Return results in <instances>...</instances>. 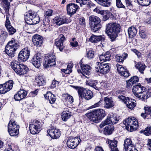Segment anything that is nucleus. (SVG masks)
Instances as JSON below:
<instances>
[{"label": "nucleus", "instance_id": "obj_1", "mask_svg": "<svg viewBox=\"0 0 151 151\" xmlns=\"http://www.w3.org/2000/svg\"><path fill=\"white\" fill-rule=\"evenodd\" d=\"M106 27L105 32L111 39V41H114L120 32V25L116 23H110L107 24Z\"/></svg>", "mask_w": 151, "mask_h": 151}, {"label": "nucleus", "instance_id": "obj_2", "mask_svg": "<svg viewBox=\"0 0 151 151\" xmlns=\"http://www.w3.org/2000/svg\"><path fill=\"white\" fill-rule=\"evenodd\" d=\"M86 115L90 121L95 123L99 122L105 116V111L102 109H98L94 110Z\"/></svg>", "mask_w": 151, "mask_h": 151}, {"label": "nucleus", "instance_id": "obj_3", "mask_svg": "<svg viewBox=\"0 0 151 151\" xmlns=\"http://www.w3.org/2000/svg\"><path fill=\"white\" fill-rule=\"evenodd\" d=\"M19 46L14 39L9 41L5 47V51L7 54L10 57L14 56L15 52Z\"/></svg>", "mask_w": 151, "mask_h": 151}, {"label": "nucleus", "instance_id": "obj_4", "mask_svg": "<svg viewBox=\"0 0 151 151\" xmlns=\"http://www.w3.org/2000/svg\"><path fill=\"white\" fill-rule=\"evenodd\" d=\"M123 122L125 126L126 129L128 131L132 132L136 130L138 127V122L134 117H129Z\"/></svg>", "mask_w": 151, "mask_h": 151}, {"label": "nucleus", "instance_id": "obj_5", "mask_svg": "<svg viewBox=\"0 0 151 151\" xmlns=\"http://www.w3.org/2000/svg\"><path fill=\"white\" fill-rule=\"evenodd\" d=\"M11 66L14 71L20 75L26 74L28 70L26 65L16 61L11 62Z\"/></svg>", "mask_w": 151, "mask_h": 151}, {"label": "nucleus", "instance_id": "obj_6", "mask_svg": "<svg viewBox=\"0 0 151 151\" xmlns=\"http://www.w3.org/2000/svg\"><path fill=\"white\" fill-rule=\"evenodd\" d=\"M73 87L77 91L79 97L81 99L84 98L89 100L93 97V93L90 90L77 86H73Z\"/></svg>", "mask_w": 151, "mask_h": 151}, {"label": "nucleus", "instance_id": "obj_7", "mask_svg": "<svg viewBox=\"0 0 151 151\" xmlns=\"http://www.w3.org/2000/svg\"><path fill=\"white\" fill-rule=\"evenodd\" d=\"M101 20L98 17L92 15L89 17V24L91 30L96 32L101 28Z\"/></svg>", "mask_w": 151, "mask_h": 151}, {"label": "nucleus", "instance_id": "obj_8", "mask_svg": "<svg viewBox=\"0 0 151 151\" xmlns=\"http://www.w3.org/2000/svg\"><path fill=\"white\" fill-rule=\"evenodd\" d=\"M104 103V107L107 109H109L113 107L115 104L114 101L111 98H108L107 97L104 98V101L101 99L99 102L95 104L92 106V108H96L103 105Z\"/></svg>", "mask_w": 151, "mask_h": 151}, {"label": "nucleus", "instance_id": "obj_9", "mask_svg": "<svg viewBox=\"0 0 151 151\" xmlns=\"http://www.w3.org/2000/svg\"><path fill=\"white\" fill-rule=\"evenodd\" d=\"M19 126L17 124L14 120H11L8 124V132L11 136H17L19 133Z\"/></svg>", "mask_w": 151, "mask_h": 151}, {"label": "nucleus", "instance_id": "obj_10", "mask_svg": "<svg viewBox=\"0 0 151 151\" xmlns=\"http://www.w3.org/2000/svg\"><path fill=\"white\" fill-rule=\"evenodd\" d=\"M118 98L120 101L124 102L127 107L130 109H132L136 106V101L134 99H130L129 97L122 95L118 96Z\"/></svg>", "mask_w": 151, "mask_h": 151}, {"label": "nucleus", "instance_id": "obj_11", "mask_svg": "<svg viewBox=\"0 0 151 151\" xmlns=\"http://www.w3.org/2000/svg\"><path fill=\"white\" fill-rule=\"evenodd\" d=\"M55 56L53 54L47 55L45 57L44 61L43 62L44 67L45 68H47L50 66L55 65Z\"/></svg>", "mask_w": 151, "mask_h": 151}, {"label": "nucleus", "instance_id": "obj_12", "mask_svg": "<svg viewBox=\"0 0 151 151\" xmlns=\"http://www.w3.org/2000/svg\"><path fill=\"white\" fill-rule=\"evenodd\" d=\"M95 68L97 72L103 74L108 73L110 70L109 64H103L99 62L96 63Z\"/></svg>", "mask_w": 151, "mask_h": 151}, {"label": "nucleus", "instance_id": "obj_13", "mask_svg": "<svg viewBox=\"0 0 151 151\" xmlns=\"http://www.w3.org/2000/svg\"><path fill=\"white\" fill-rule=\"evenodd\" d=\"M1 1L6 12V20L5 25L6 27L7 28L11 26L10 22L9 20V17L10 16L9 12L10 3L7 0H1Z\"/></svg>", "mask_w": 151, "mask_h": 151}, {"label": "nucleus", "instance_id": "obj_14", "mask_svg": "<svg viewBox=\"0 0 151 151\" xmlns=\"http://www.w3.org/2000/svg\"><path fill=\"white\" fill-rule=\"evenodd\" d=\"M30 133L32 134L38 133L41 129V123L38 121L31 122L29 124Z\"/></svg>", "mask_w": 151, "mask_h": 151}, {"label": "nucleus", "instance_id": "obj_15", "mask_svg": "<svg viewBox=\"0 0 151 151\" xmlns=\"http://www.w3.org/2000/svg\"><path fill=\"white\" fill-rule=\"evenodd\" d=\"M14 84L13 81L10 80L5 83L0 84V94H4L12 89Z\"/></svg>", "mask_w": 151, "mask_h": 151}, {"label": "nucleus", "instance_id": "obj_16", "mask_svg": "<svg viewBox=\"0 0 151 151\" xmlns=\"http://www.w3.org/2000/svg\"><path fill=\"white\" fill-rule=\"evenodd\" d=\"M79 140L81 141V139L78 137H70L67 142V145L69 148L74 149L78 146L80 142Z\"/></svg>", "mask_w": 151, "mask_h": 151}, {"label": "nucleus", "instance_id": "obj_17", "mask_svg": "<svg viewBox=\"0 0 151 151\" xmlns=\"http://www.w3.org/2000/svg\"><path fill=\"white\" fill-rule=\"evenodd\" d=\"M30 53V49L27 47L22 49L19 52L18 58L24 62L26 61L29 58Z\"/></svg>", "mask_w": 151, "mask_h": 151}, {"label": "nucleus", "instance_id": "obj_18", "mask_svg": "<svg viewBox=\"0 0 151 151\" xmlns=\"http://www.w3.org/2000/svg\"><path fill=\"white\" fill-rule=\"evenodd\" d=\"M42 56L40 52H38L31 60V63L36 68H39L42 63Z\"/></svg>", "mask_w": 151, "mask_h": 151}, {"label": "nucleus", "instance_id": "obj_19", "mask_svg": "<svg viewBox=\"0 0 151 151\" xmlns=\"http://www.w3.org/2000/svg\"><path fill=\"white\" fill-rule=\"evenodd\" d=\"M53 22L57 25L60 26L64 24L70 23L71 22V20L65 16H63L61 17H57L53 19Z\"/></svg>", "mask_w": 151, "mask_h": 151}, {"label": "nucleus", "instance_id": "obj_20", "mask_svg": "<svg viewBox=\"0 0 151 151\" xmlns=\"http://www.w3.org/2000/svg\"><path fill=\"white\" fill-rule=\"evenodd\" d=\"M65 40V37L62 34H60L58 38L55 40V44L60 51H62L64 47L63 43Z\"/></svg>", "mask_w": 151, "mask_h": 151}, {"label": "nucleus", "instance_id": "obj_21", "mask_svg": "<svg viewBox=\"0 0 151 151\" xmlns=\"http://www.w3.org/2000/svg\"><path fill=\"white\" fill-rule=\"evenodd\" d=\"M79 8V6L73 3H70L67 5V13L71 16L76 13Z\"/></svg>", "mask_w": 151, "mask_h": 151}, {"label": "nucleus", "instance_id": "obj_22", "mask_svg": "<svg viewBox=\"0 0 151 151\" xmlns=\"http://www.w3.org/2000/svg\"><path fill=\"white\" fill-rule=\"evenodd\" d=\"M47 132L50 137L52 139H57L58 138L60 135V131L54 127L47 130Z\"/></svg>", "mask_w": 151, "mask_h": 151}, {"label": "nucleus", "instance_id": "obj_23", "mask_svg": "<svg viewBox=\"0 0 151 151\" xmlns=\"http://www.w3.org/2000/svg\"><path fill=\"white\" fill-rule=\"evenodd\" d=\"M42 37L39 35H34L32 37V42L34 45L40 47L43 43Z\"/></svg>", "mask_w": 151, "mask_h": 151}, {"label": "nucleus", "instance_id": "obj_24", "mask_svg": "<svg viewBox=\"0 0 151 151\" xmlns=\"http://www.w3.org/2000/svg\"><path fill=\"white\" fill-rule=\"evenodd\" d=\"M86 82L88 85L92 87L96 90L99 91L100 89L102 88L101 83H98L96 80L87 81Z\"/></svg>", "mask_w": 151, "mask_h": 151}, {"label": "nucleus", "instance_id": "obj_25", "mask_svg": "<svg viewBox=\"0 0 151 151\" xmlns=\"http://www.w3.org/2000/svg\"><path fill=\"white\" fill-rule=\"evenodd\" d=\"M146 88L141 86L140 84L134 85L132 88V91L135 96L137 94H141L143 91H145Z\"/></svg>", "mask_w": 151, "mask_h": 151}, {"label": "nucleus", "instance_id": "obj_26", "mask_svg": "<svg viewBox=\"0 0 151 151\" xmlns=\"http://www.w3.org/2000/svg\"><path fill=\"white\" fill-rule=\"evenodd\" d=\"M81 68L83 71V76L89 78L88 76L91 74V68L90 66L88 65H85L81 66Z\"/></svg>", "mask_w": 151, "mask_h": 151}, {"label": "nucleus", "instance_id": "obj_27", "mask_svg": "<svg viewBox=\"0 0 151 151\" xmlns=\"http://www.w3.org/2000/svg\"><path fill=\"white\" fill-rule=\"evenodd\" d=\"M109 147L111 149V151H119L117 148V143L118 141L115 139L113 140H109L108 141Z\"/></svg>", "mask_w": 151, "mask_h": 151}, {"label": "nucleus", "instance_id": "obj_28", "mask_svg": "<svg viewBox=\"0 0 151 151\" xmlns=\"http://www.w3.org/2000/svg\"><path fill=\"white\" fill-rule=\"evenodd\" d=\"M44 96L46 99L48 100L51 104H53L55 102L56 100L55 96L50 92H47L44 95Z\"/></svg>", "mask_w": 151, "mask_h": 151}, {"label": "nucleus", "instance_id": "obj_29", "mask_svg": "<svg viewBox=\"0 0 151 151\" xmlns=\"http://www.w3.org/2000/svg\"><path fill=\"white\" fill-rule=\"evenodd\" d=\"M111 54L109 51L107 52L106 54H103L99 56L100 60L103 62L109 61L110 60Z\"/></svg>", "mask_w": 151, "mask_h": 151}, {"label": "nucleus", "instance_id": "obj_30", "mask_svg": "<svg viewBox=\"0 0 151 151\" xmlns=\"http://www.w3.org/2000/svg\"><path fill=\"white\" fill-rule=\"evenodd\" d=\"M36 13L34 12L29 11L24 15V19L26 22L28 24L30 22L31 19L34 17V13Z\"/></svg>", "mask_w": 151, "mask_h": 151}, {"label": "nucleus", "instance_id": "obj_31", "mask_svg": "<svg viewBox=\"0 0 151 151\" xmlns=\"http://www.w3.org/2000/svg\"><path fill=\"white\" fill-rule=\"evenodd\" d=\"M114 127L111 125L106 126L104 129V133L106 135L111 134L114 130Z\"/></svg>", "mask_w": 151, "mask_h": 151}, {"label": "nucleus", "instance_id": "obj_32", "mask_svg": "<svg viewBox=\"0 0 151 151\" xmlns=\"http://www.w3.org/2000/svg\"><path fill=\"white\" fill-rule=\"evenodd\" d=\"M105 38L104 36H96L92 35L89 38V40L92 42H96L104 40Z\"/></svg>", "mask_w": 151, "mask_h": 151}, {"label": "nucleus", "instance_id": "obj_33", "mask_svg": "<svg viewBox=\"0 0 151 151\" xmlns=\"http://www.w3.org/2000/svg\"><path fill=\"white\" fill-rule=\"evenodd\" d=\"M97 3L102 6L109 7L111 4V0H94Z\"/></svg>", "mask_w": 151, "mask_h": 151}, {"label": "nucleus", "instance_id": "obj_34", "mask_svg": "<svg viewBox=\"0 0 151 151\" xmlns=\"http://www.w3.org/2000/svg\"><path fill=\"white\" fill-rule=\"evenodd\" d=\"M136 95H137L136 97L144 101H145L150 97V96L148 95L147 93L145 90V91H143L141 94H137Z\"/></svg>", "mask_w": 151, "mask_h": 151}, {"label": "nucleus", "instance_id": "obj_35", "mask_svg": "<svg viewBox=\"0 0 151 151\" xmlns=\"http://www.w3.org/2000/svg\"><path fill=\"white\" fill-rule=\"evenodd\" d=\"M63 97L64 101L67 102L68 104H72L73 101V97L68 94H64Z\"/></svg>", "mask_w": 151, "mask_h": 151}, {"label": "nucleus", "instance_id": "obj_36", "mask_svg": "<svg viewBox=\"0 0 151 151\" xmlns=\"http://www.w3.org/2000/svg\"><path fill=\"white\" fill-rule=\"evenodd\" d=\"M128 31L129 36L130 37H132L135 36L137 32V29L134 27H129Z\"/></svg>", "mask_w": 151, "mask_h": 151}, {"label": "nucleus", "instance_id": "obj_37", "mask_svg": "<svg viewBox=\"0 0 151 151\" xmlns=\"http://www.w3.org/2000/svg\"><path fill=\"white\" fill-rule=\"evenodd\" d=\"M36 82L38 86H43L45 84V79L43 76H39L36 79Z\"/></svg>", "mask_w": 151, "mask_h": 151}, {"label": "nucleus", "instance_id": "obj_38", "mask_svg": "<svg viewBox=\"0 0 151 151\" xmlns=\"http://www.w3.org/2000/svg\"><path fill=\"white\" fill-rule=\"evenodd\" d=\"M135 66L138 70L139 72L142 74L144 73L143 71L146 67L144 64L140 62H138L137 64L135 65Z\"/></svg>", "mask_w": 151, "mask_h": 151}, {"label": "nucleus", "instance_id": "obj_39", "mask_svg": "<svg viewBox=\"0 0 151 151\" xmlns=\"http://www.w3.org/2000/svg\"><path fill=\"white\" fill-rule=\"evenodd\" d=\"M133 145L134 144L130 138H127L124 140V146L125 150L130 147H132Z\"/></svg>", "mask_w": 151, "mask_h": 151}, {"label": "nucleus", "instance_id": "obj_40", "mask_svg": "<svg viewBox=\"0 0 151 151\" xmlns=\"http://www.w3.org/2000/svg\"><path fill=\"white\" fill-rule=\"evenodd\" d=\"M34 17L31 19V20L29 22L28 24L29 25L35 24L39 22L40 21V18L39 16L37 14V13H34Z\"/></svg>", "mask_w": 151, "mask_h": 151}, {"label": "nucleus", "instance_id": "obj_41", "mask_svg": "<svg viewBox=\"0 0 151 151\" xmlns=\"http://www.w3.org/2000/svg\"><path fill=\"white\" fill-rule=\"evenodd\" d=\"M71 116V115L70 112L67 111H64L62 113V118L63 120L66 121L68 119L70 118Z\"/></svg>", "mask_w": 151, "mask_h": 151}, {"label": "nucleus", "instance_id": "obj_42", "mask_svg": "<svg viewBox=\"0 0 151 151\" xmlns=\"http://www.w3.org/2000/svg\"><path fill=\"white\" fill-rule=\"evenodd\" d=\"M73 65L71 63H69L67 66L66 69H61V71L66 74H68L72 72V68Z\"/></svg>", "mask_w": 151, "mask_h": 151}, {"label": "nucleus", "instance_id": "obj_43", "mask_svg": "<svg viewBox=\"0 0 151 151\" xmlns=\"http://www.w3.org/2000/svg\"><path fill=\"white\" fill-rule=\"evenodd\" d=\"M137 1L139 4L142 6H147L151 2V0H137Z\"/></svg>", "mask_w": 151, "mask_h": 151}, {"label": "nucleus", "instance_id": "obj_44", "mask_svg": "<svg viewBox=\"0 0 151 151\" xmlns=\"http://www.w3.org/2000/svg\"><path fill=\"white\" fill-rule=\"evenodd\" d=\"M8 36V33L6 32L2 31L0 35V42H4Z\"/></svg>", "mask_w": 151, "mask_h": 151}, {"label": "nucleus", "instance_id": "obj_45", "mask_svg": "<svg viewBox=\"0 0 151 151\" xmlns=\"http://www.w3.org/2000/svg\"><path fill=\"white\" fill-rule=\"evenodd\" d=\"M111 123V121L110 119L109 115L108 116L106 119L102 122L99 125V127L101 128H102L104 126Z\"/></svg>", "mask_w": 151, "mask_h": 151}, {"label": "nucleus", "instance_id": "obj_46", "mask_svg": "<svg viewBox=\"0 0 151 151\" xmlns=\"http://www.w3.org/2000/svg\"><path fill=\"white\" fill-rule=\"evenodd\" d=\"M43 25L46 27H50L49 23L50 20L49 18L44 16V18L43 20Z\"/></svg>", "mask_w": 151, "mask_h": 151}, {"label": "nucleus", "instance_id": "obj_47", "mask_svg": "<svg viewBox=\"0 0 151 151\" xmlns=\"http://www.w3.org/2000/svg\"><path fill=\"white\" fill-rule=\"evenodd\" d=\"M147 15L145 20V22L148 24H151V12H148L147 13Z\"/></svg>", "mask_w": 151, "mask_h": 151}, {"label": "nucleus", "instance_id": "obj_48", "mask_svg": "<svg viewBox=\"0 0 151 151\" xmlns=\"http://www.w3.org/2000/svg\"><path fill=\"white\" fill-rule=\"evenodd\" d=\"M127 7L129 10H132L133 9V5L132 1L131 0H125Z\"/></svg>", "mask_w": 151, "mask_h": 151}, {"label": "nucleus", "instance_id": "obj_49", "mask_svg": "<svg viewBox=\"0 0 151 151\" xmlns=\"http://www.w3.org/2000/svg\"><path fill=\"white\" fill-rule=\"evenodd\" d=\"M18 92L20 96H21V97L22 98V99L24 98L27 94V92L26 91L23 89H20V91H18Z\"/></svg>", "mask_w": 151, "mask_h": 151}, {"label": "nucleus", "instance_id": "obj_50", "mask_svg": "<svg viewBox=\"0 0 151 151\" xmlns=\"http://www.w3.org/2000/svg\"><path fill=\"white\" fill-rule=\"evenodd\" d=\"M116 66L117 68V71L119 73L121 74L124 71H125V69L122 65H120L119 64H116Z\"/></svg>", "mask_w": 151, "mask_h": 151}, {"label": "nucleus", "instance_id": "obj_51", "mask_svg": "<svg viewBox=\"0 0 151 151\" xmlns=\"http://www.w3.org/2000/svg\"><path fill=\"white\" fill-rule=\"evenodd\" d=\"M94 52L92 50H90L86 53V56L89 59H92L94 57Z\"/></svg>", "mask_w": 151, "mask_h": 151}, {"label": "nucleus", "instance_id": "obj_52", "mask_svg": "<svg viewBox=\"0 0 151 151\" xmlns=\"http://www.w3.org/2000/svg\"><path fill=\"white\" fill-rule=\"evenodd\" d=\"M116 6L118 8H122L126 9V6L122 3L121 0L116 1Z\"/></svg>", "mask_w": 151, "mask_h": 151}, {"label": "nucleus", "instance_id": "obj_53", "mask_svg": "<svg viewBox=\"0 0 151 151\" xmlns=\"http://www.w3.org/2000/svg\"><path fill=\"white\" fill-rule=\"evenodd\" d=\"M9 34L10 35H12L14 34L16 32V30L14 27H13L12 26L6 28Z\"/></svg>", "mask_w": 151, "mask_h": 151}, {"label": "nucleus", "instance_id": "obj_54", "mask_svg": "<svg viewBox=\"0 0 151 151\" xmlns=\"http://www.w3.org/2000/svg\"><path fill=\"white\" fill-rule=\"evenodd\" d=\"M139 35L141 38L143 39H145L146 38L147 36V35L146 32L143 30H141L140 31Z\"/></svg>", "mask_w": 151, "mask_h": 151}, {"label": "nucleus", "instance_id": "obj_55", "mask_svg": "<svg viewBox=\"0 0 151 151\" xmlns=\"http://www.w3.org/2000/svg\"><path fill=\"white\" fill-rule=\"evenodd\" d=\"M144 133L147 136H149L151 134V127H147L144 130Z\"/></svg>", "mask_w": 151, "mask_h": 151}, {"label": "nucleus", "instance_id": "obj_56", "mask_svg": "<svg viewBox=\"0 0 151 151\" xmlns=\"http://www.w3.org/2000/svg\"><path fill=\"white\" fill-rule=\"evenodd\" d=\"M110 119L111 121V123L113 124H115L118 122L117 118L116 116H113L109 115Z\"/></svg>", "mask_w": 151, "mask_h": 151}, {"label": "nucleus", "instance_id": "obj_57", "mask_svg": "<svg viewBox=\"0 0 151 151\" xmlns=\"http://www.w3.org/2000/svg\"><path fill=\"white\" fill-rule=\"evenodd\" d=\"M129 80L134 84L139 81V78L137 76H133Z\"/></svg>", "mask_w": 151, "mask_h": 151}, {"label": "nucleus", "instance_id": "obj_58", "mask_svg": "<svg viewBox=\"0 0 151 151\" xmlns=\"http://www.w3.org/2000/svg\"><path fill=\"white\" fill-rule=\"evenodd\" d=\"M120 74L125 77H127L130 75V73L126 69H125V71H124L123 72H122Z\"/></svg>", "mask_w": 151, "mask_h": 151}, {"label": "nucleus", "instance_id": "obj_59", "mask_svg": "<svg viewBox=\"0 0 151 151\" xmlns=\"http://www.w3.org/2000/svg\"><path fill=\"white\" fill-rule=\"evenodd\" d=\"M89 0H76L77 3H79L81 6H82V5H86L87 1Z\"/></svg>", "mask_w": 151, "mask_h": 151}, {"label": "nucleus", "instance_id": "obj_60", "mask_svg": "<svg viewBox=\"0 0 151 151\" xmlns=\"http://www.w3.org/2000/svg\"><path fill=\"white\" fill-rule=\"evenodd\" d=\"M145 113L148 115H150L151 116V106L145 107Z\"/></svg>", "mask_w": 151, "mask_h": 151}, {"label": "nucleus", "instance_id": "obj_61", "mask_svg": "<svg viewBox=\"0 0 151 151\" xmlns=\"http://www.w3.org/2000/svg\"><path fill=\"white\" fill-rule=\"evenodd\" d=\"M14 98L15 101H20L23 99L20 96L18 92L14 95Z\"/></svg>", "mask_w": 151, "mask_h": 151}, {"label": "nucleus", "instance_id": "obj_62", "mask_svg": "<svg viewBox=\"0 0 151 151\" xmlns=\"http://www.w3.org/2000/svg\"><path fill=\"white\" fill-rule=\"evenodd\" d=\"M116 60L120 63H123L124 60L122 56L116 55Z\"/></svg>", "mask_w": 151, "mask_h": 151}, {"label": "nucleus", "instance_id": "obj_63", "mask_svg": "<svg viewBox=\"0 0 151 151\" xmlns=\"http://www.w3.org/2000/svg\"><path fill=\"white\" fill-rule=\"evenodd\" d=\"M52 10H48L46 12L44 16L49 17L50 16H52Z\"/></svg>", "mask_w": 151, "mask_h": 151}, {"label": "nucleus", "instance_id": "obj_64", "mask_svg": "<svg viewBox=\"0 0 151 151\" xmlns=\"http://www.w3.org/2000/svg\"><path fill=\"white\" fill-rule=\"evenodd\" d=\"M126 151H138L137 149L135 147L134 145L133 146L130 147L127 149L125 150Z\"/></svg>", "mask_w": 151, "mask_h": 151}]
</instances>
